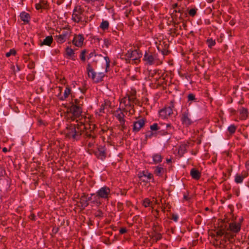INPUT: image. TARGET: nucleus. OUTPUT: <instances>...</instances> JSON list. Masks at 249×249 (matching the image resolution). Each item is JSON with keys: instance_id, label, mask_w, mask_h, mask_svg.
Returning <instances> with one entry per match:
<instances>
[{"instance_id": "4c0bfd02", "label": "nucleus", "mask_w": 249, "mask_h": 249, "mask_svg": "<svg viewBox=\"0 0 249 249\" xmlns=\"http://www.w3.org/2000/svg\"><path fill=\"white\" fill-rule=\"evenodd\" d=\"M206 43L210 48H212L216 43L215 40L212 38H208L206 40Z\"/></svg>"}, {"instance_id": "bb28decb", "label": "nucleus", "mask_w": 249, "mask_h": 249, "mask_svg": "<svg viewBox=\"0 0 249 249\" xmlns=\"http://www.w3.org/2000/svg\"><path fill=\"white\" fill-rule=\"evenodd\" d=\"M20 18L22 21L26 23H28L30 19V15L25 12H22L20 13Z\"/></svg>"}, {"instance_id": "393cba45", "label": "nucleus", "mask_w": 249, "mask_h": 249, "mask_svg": "<svg viewBox=\"0 0 249 249\" xmlns=\"http://www.w3.org/2000/svg\"><path fill=\"white\" fill-rule=\"evenodd\" d=\"M90 195L92 196V204H94L97 206L101 205V202L100 201V197L98 196V195L96 193H92L90 194Z\"/></svg>"}, {"instance_id": "f03ea898", "label": "nucleus", "mask_w": 249, "mask_h": 249, "mask_svg": "<svg viewBox=\"0 0 249 249\" xmlns=\"http://www.w3.org/2000/svg\"><path fill=\"white\" fill-rule=\"evenodd\" d=\"M85 128L84 124L82 122L70 124L66 127L65 137L72 142L78 141L80 140Z\"/></svg>"}, {"instance_id": "79ce46f5", "label": "nucleus", "mask_w": 249, "mask_h": 249, "mask_svg": "<svg viewBox=\"0 0 249 249\" xmlns=\"http://www.w3.org/2000/svg\"><path fill=\"white\" fill-rule=\"evenodd\" d=\"M120 124L119 125V128L120 130L124 131V130L126 129V125L125 124V120H122L121 121L119 122Z\"/></svg>"}, {"instance_id": "9b49d317", "label": "nucleus", "mask_w": 249, "mask_h": 249, "mask_svg": "<svg viewBox=\"0 0 249 249\" xmlns=\"http://www.w3.org/2000/svg\"><path fill=\"white\" fill-rule=\"evenodd\" d=\"M93 153L98 159L104 160L107 157V148L105 145H99Z\"/></svg>"}, {"instance_id": "4be33fe9", "label": "nucleus", "mask_w": 249, "mask_h": 249, "mask_svg": "<svg viewBox=\"0 0 249 249\" xmlns=\"http://www.w3.org/2000/svg\"><path fill=\"white\" fill-rule=\"evenodd\" d=\"M239 112L241 120H245L247 119L249 114L247 108L242 107L239 109Z\"/></svg>"}, {"instance_id": "5701e85b", "label": "nucleus", "mask_w": 249, "mask_h": 249, "mask_svg": "<svg viewBox=\"0 0 249 249\" xmlns=\"http://www.w3.org/2000/svg\"><path fill=\"white\" fill-rule=\"evenodd\" d=\"M190 175L192 178L196 180H198L200 178L201 173L198 169H196L195 168H193L190 171Z\"/></svg>"}, {"instance_id": "5fc2aeb1", "label": "nucleus", "mask_w": 249, "mask_h": 249, "mask_svg": "<svg viewBox=\"0 0 249 249\" xmlns=\"http://www.w3.org/2000/svg\"><path fill=\"white\" fill-rule=\"evenodd\" d=\"M6 175V172L4 168L0 166V177L2 178Z\"/></svg>"}, {"instance_id": "2f4dec72", "label": "nucleus", "mask_w": 249, "mask_h": 249, "mask_svg": "<svg viewBox=\"0 0 249 249\" xmlns=\"http://www.w3.org/2000/svg\"><path fill=\"white\" fill-rule=\"evenodd\" d=\"M109 25V22L107 20L103 19L99 27L103 31H105L108 29Z\"/></svg>"}, {"instance_id": "13d9d810", "label": "nucleus", "mask_w": 249, "mask_h": 249, "mask_svg": "<svg viewBox=\"0 0 249 249\" xmlns=\"http://www.w3.org/2000/svg\"><path fill=\"white\" fill-rule=\"evenodd\" d=\"M35 67V62L33 61H30L28 65V68L30 69H34Z\"/></svg>"}, {"instance_id": "ddd939ff", "label": "nucleus", "mask_w": 249, "mask_h": 249, "mask_svg": "<svg viewBox=\"0 0 249 249\" xmlns=\"http://www.w3.org/2000/svg\"><path fill=\"white\" fill-rule=\"evenodd\" d=\"M96 194L101 198L108 200L111 195V190L108 187L104 186L100 188Z\"/></svg>"}, {"instance_id": "e433bc0d", "label": "nucleus", "mask_w": 249, "mask_h": 249, "mask_svg": "<svg viewBox=\"0 0 249 249\" xmlns=\"http://www.w3.org/2000/svg\"><path fill=\"white\" fill-rule=\"evenodd\" d=\"M153 136H157V133L156 132H154L153 131H148L145 133V138L146 140H147L148 139H151Z\"/></svg>"}, {"instance_id": "6e6552de", "label": "nucleus", "mask_w": 249, "mask_h": 249, "mask_svg": "<svg viewBox=\"0 0 249 249\" xmlns=\"http://www.w3.org/2000/svg\"><path fill=\"white\" fill-rule=\"evenodd\" d=\"M180 121L182 124L186 127H188L193 124L194 121L191 119L189 109H187L181 112L180 114Z\"/></svg>"}, {"instance_id": "603ef678", "label": "nucleus", "mask_w": 249, "mask_h": 249, "mask_svg": "<svg viewBox=\"0 0 249 249\" xmlns=\"http://www.w3.org/2000/svg\"><path fill=\"white\" fill-rule=\"evenodd\" d=\"M86 53V50H84L81 52V53H80V58L81 60L83 62H85L86 60V57H85Z\"/></svg>"}, {"instance_id": "58836bf2", "label": "nucleus", "mask_w": 249, "mask_h": 249, "mask_svg": "<svg viewBox=\"0 0 249 249\" xmlns=\"http://www.w3.org/2000/svg\"><path fill=\"white\" fill-rule=\"evenodd\" d=\"M237 129V126L234 124H231L228 127V131L231 135L234 134Z\"/></svg>"}, {"instance_id": "39448f33", "label": "nucleus", "mask_w": 249, "mask_h": 249, "mask_svg": "<svg viewBox=\"0 0 249 249\" xmlns=\"http://www.w3.org/2000/svg\"><path fill=\"white\" fill-rule=\"evenodd\" d=\"M87 71L88 76L91 78L94 82L98 83L103 80V78L105 76L104 72H99L97 74L94 71L90 63H88L87 66Z\"/></svg>"}, {"instance_id": "680f3d73", "label": "nucleus", "mask_w": 249, "mask_h": 249, "mask_svg": "<svg viewBox=\"0 0 249 249\" xmlns=\"http://www.w3.org/2000/svg\"><path fill=\"white\" fill-rule=\"evenodd\" d=\"M104 45L107 48H108L109 45H110V41L107 38L104 40Z\"/></svg>"}, {"instance_id": "49530a36", "label": "nucleus", "mask_w": 249, "mask_h": 249, "mask_svg": "<svg viewBox=\"0 0 249 249\" xmlns=\"http://www.w3.org/2000/svg\"><path fill=\"white\" fill-rule=\"evenodd\" d=\"M197 11V9L195 8H192L188 11V14L191 17H194L196 16V12Z\"/></svg>"}, {"instance_id": "09e8293b", "label": "nucleus", "mask_w": 249, "mask_h": 249, "mask_svg": "<svg viewBox=\"0 0 249 249\" xmlns=\"http://www.w3.org/2000/svg\"><path fill=\"white\" fill-rule=\"evenodd\" d=\"M104 59L106 61V71H107V69L110 67V59L107 56H104Z\"/></svg>"}, {"instance_id": "774afa93", "label": "nucleus", "mask_w": 249, "mask_h": 249, "mask_svg": "<svg viewBox=\"0 0 249 249\" xmlns=\"http://www.w3.org/2000/svg\"><path fill=\"white\" fill-rule=\"evenodd\" d=\"M155 214H154V216L156 218L159 217V211L158 210H155Z\"/></svg>"}, {"instance_id": "c9c22d12", "label": "nucleus", "mask_w": 249, "mask_h": 249, "mask_svg": "<svg viewBox=\"0 0 249 249\" xmlns=\"http://www.w3.org/2000/svg\"><path fill=\"white\" fill-rule=\"evenodd\" d=\"M158 71H159L157 70L150 71H149V76L151 77V78H153L156 81L158 80V79L159 78V76H157L156 75L157 73L158 72Z\"/></svg>"}, {"instance_id": "a19ab883", "label": "nucleus", "mask_w": 249, "mask_h": 249, "mask_svg": "<svg viewBox=\"0 0 249 249\" xmlns=\"http://www.w3.org/2000/svg\"><path fill=\"white\" fill-rule=\"evenodd\" d=\"M164 127L165 126V129L167 132H169V134H171L172 133L174 130V127L171 125L170 124H163Z\"/></svg>"}, {"instance_id": "de8ad7c7", "label": "nucleus", "mask_w": 249, "mask_h": 249, "mask_svg": "<svg viewBox=\"0 0 249 249\" xmlns=\"http://www.w3.org/2000/svg\"><path fill=\"white\" fill-rule=\"evenodd\" d=\"M83 103L81 102L80 100L76 99L74 100V102L72 104L71 106H76L80 107H82L83 106Z\"/></svg>"}, {"instance_id": "bf43d9fd", "label": "nucleus", "mask_w": 249, "mask_h": 249, "mask_svg": "<svg viewBox=\"0 0 249 249\" xmlns=\"http://www.w3.org/2000/svg\"><path fill=\"white\" fill-rule=\"evenodd\" d=\"M173 12L175 13H180V17H181V15L182 14V10L180 7H178L177 9H174Z\"/></svg>"}, {"instance_id": "4d7b16f0", "label": "nucleus", "mask_w": 249, "mask_h": 249, "mask_svg": "<svg viewBox=\"0 0 249 249\" xmlns=\"http://www.w3.org/2000/svg\"><path fill=\"white\" fill-rule=\"evenodd\" d=\"M95 217H102L103 216V213L101 210H98L97 212L95 213Z\"/></svg>"}, {"instance_id": "0eeeda50", "label": "nucleus", "mask_w": 249, "mask_h": 249, "mask_svg": "<svg viewBox=\"0 0 249 249\" xmlns=\"http://www.w3.org/2000/svg\"><path fill=\"white\" fill-rule=\"evenodd\" d=\"M69 112L71 120L74 121L76 120V122H77V119L81 116L82 108L76 106H71L69 108Z\"/></svg>"}, {"instance_id": "c756f323", "label": "nucleus", "mask_w": 249, "mask_h": 249, "mask_svg": "<svg viewBox=\"0 0 249 249\" xmlns=\"http://www.w3.org/2000/svg\"><path fill=\"white\" fill-rule=\"evenodd\" d=\"M153 161L154 163L157 164L161 162L162 157L160 154H155L152 156Z\"/></svg>"}, {"instance_id": "423d86ee", "label": "nucleus", "mask_w": 249, "mask_h": 249, "mask_svg": "<svg viewBox=\"0 0 249 249\" xmlns=\"http://www.w3.org/2000/svg\"><path fill=\"white\" fill-rule=\"evenodd\" d=\"M175 108V101L171 100L169 104L159 111L160 117L162 119L167 118L173 114V109Z\"/></svg>"}, {"instance_id": "72a5a7b5", "label": "nucleus", "mask_w": 249, "mask_h": 249, "mask_svg": "<svg viewBox=\"0 0 249 249\" xmlns=\"http://www.w3.org/2000/svg\"><path fill=\"white\" fill-rule=\"evenodd\" d=\"M188 102L191 104L192 102H198L197 99L196 98V96L193 93H189L187 96Z\"/></svg>"}, {"instance_id": "412c9836", "label": "nucleus", "mask_w": 249, "mask_h": 249, "mask_svg": "<svg viewBox=\"0 0 249 249\" xmlns=\"http://www.w3.org/2000/svg\"><path fill=\"white\" fill-rule=\"evenodd\" d=\"M249 175L247 171H243L242 172L241 174H236L235 176V182L236 183H241L243 179L247 178Z\"/></svg>"}, {"instance_id": "ea45409f", "label": "nucleus", "mask_w": 249, "mask_h": 249, "mask_svg": "<svg viewBox=\"0 0 249 249\" xmlns=\"http://www.w3.org/2000/svg\"><path fill=\"white\" fill-rule=\"evenodd\" d=\"M151 203L152 202L150 201V199L145 198L143 200L142 205L145 208H147L151 206Z\"/></svg>"}, {"instance_id": "a18cd8bd", "label": "nucleus", "mask_w": 249, "mask_h": 249, "mask_svg": "<svg viewBox=\"0 0 249 249\" xmlns=\"http://www.w3.org/2000/svg\"><path fill=\"white\" fill-rule=\"evenodd\" d=\"M105 105L102 104L100 108L96 111V114L98 115L99 116H101L102 113H105Z\"/></svg>"}, {"instance_id": "f8f14e48", "label": "nucleus", "mask_w": 249, "mask_h": 249, "mask_svg": "<svg viewBox=\"0 0 249 249\" xmlns=\"http://www.w3.org/2000/svg\"><path fill=\"white\" fill-rule=\"evenodd\" d=\"M227 231L231 233V234L234 235V238L241 230V224L239 222H232L227 225Z\"/></svg>"}, {"instance_id": "7ed1b4c3", "label": "nucleus", "mask_w": 249, "mask_h": 249, "mask_svg": "<svg viewBox=\"0 0 249 249\" xmlns=\"http://www.w3.org/2000/svg\"><path fill=\"white\" fill-rule=\"evenodd\" d=\"M219 248L224 249H232L234 246L235 238L234 235L227 231L225 235L220 239Z\"/></svg>"}, {"instance_id": "864d4df0", "label": "nucleus", "mask_w": 249, "mask_h": 249, "mask_svg": "<svg viewBox=\"0 0 249 249\" xmlns=\"http://www.w3.org/2000/svg\"><path fill=\"white\" fill-rule=\"evenodd\" d=\"M98 55V54L96 53V52L95 50H93L92 52H90L88 56V58L89 59L91 58H92V57H96Z\"/></svg>"}, {"instance_id": "c03bdc74", "label": "nucleus", "mask_w": 249, "mask_h": 249, "mask_svg": "<svg viewBox=\"0 0 249 249\" xmlns=\"http://www.w3.org/2000/svg\"><path fill=\"white\" fill-rule=\"evenodd\" d=\"M152 238L156 242H157L161 239L162 235L160 233H155L154 235H153Z\"/></svg>"}, {"instance_id": "f704fd0d", "label": "nucleus", "mask_w": 249, "mask_h": 249, "mask_svg": "<svg viewBox=\"0 0 249 249\" xmlns=\"http://www.w3.org/2000/svg\"><path fill=\"white\" fill-rule=\"evenodd\" d=\"M66 53L68 56L71 58L72 60H74V58L72 57L74 56V53L72 49L67 47L66 49Z\"/></svg>"}, {"instance_id": "f3484780", "label": "nucleus", "mask_w": 249, "mask_h": 249, "mask_svg": "<svg viewBox=\"0 0 249 249\" xmlns=\"http://www.w3.org/2000/svg\"><path fill=\"white\" fill-rule=\"evenodd\" d=\"M227 224L225 223V222L221 221L220 223L218 224V228L219 230H217L216 233L218 236H220L221 238L223 237L222 236H224L225 234L227 232Z\"/></svg>"}, {"instance_id": "f257e3e1", "label": "nucleus", "mask_w": 249, "mask_h": 249, "mask_svg": "<svg viewBox=\"0 0 249 249\" xmlns=\"http://www.w3.org/2000/svg\"><path fill=\"white\" fill-rule=\"evenodd\" d=\"M136 90L132 89L130 90H128L125 96L121 100L120 105L122 106V108L119 107L114 112V115L119 122L125 120L124 112H129L132 114L134 113V105L139 104V101L136 97Z\"/></svg>"}, {"instance_id": "e2e57ef3", "label": "nucleus", "mask_w": 249, "mask_h": 249, "mask_svg": "<svg viewBox=\"0 0 249 249\" xmlns=\"http://www.w3.org/2000/svg\"><path fill=\"white\" fill-rule=\"evenodd\" d=\"M127 232V230L125 228H121L119 230V233L121 234H124Z\"/></svg>"}, {"instance_id": "052dcab7", "label": "nucleus", "mask_w": 249, "mask_h": 249, "mask_svg": "<svg viewBox=\"0 0 249 249\" xmlns=\"http://www.w3.org/2000/svg\"><path fill=\"white\" fill-rule=\"evenodd\" d=\"M171 219L173 220H174V221L177 222L178 221V214H175V213H173L172 214Z\"/></svg>"}, {"instance_id": "c85d7f7f", "label": "nucleus", "mask_w": 249, "mask_h": 249, "mask_svg": "<svg viewBox=\"0 0 249 249\" xmlns=\"http://www.w3.org/2000/svg\"><path fill=\"white\" fill-rule=\"evenodd\" d=\"M53 38L52 36H49L45 37L43 41L41 42V45H47L50 46L52 43Z\"/></svg>"}, {"instance_id": "dca6fc26", "label": "nucleus", "mask_w": 249, "mask_h": 249, "mask_svg": "<svg viewBox=\"0 0 249 249\" xmlns=\"http://www.w3.org/2000/svg\"><path fill=\"white\" fill-rule=\"evenodd\" d=\"M70 36V32L68 31H63L61 34L56 35L54 36V38L57 43L59 44H62L65 42Z\"/></svg>"}, {"instance_id": "338daca9", "label": "nucleus", "mask_w": 249, "mask_h": 249, "mask_svg": "<svg viewBox=\"0 0 249 249\" xmlns=\"http://www.w3.org/2000/svg\"><path fill=\"white\" fill-rule=\"evenodd\" d=\"M86 200H87V202H89V201H90L92 203V196L90 195V196H87Z\"/></svg>"}, {"instance_id": "b1692460", "label": "nucleus", "mask_w": 249, "mask_h": 249, "mask_svg": "<svg viewBox=\"0 0 249 249\" xmlns=\"http://www.w3.org/2000/svg\"><path fill=\"white\" fill-rule=\"evenodd\" d=\"M83 137L85 139V142H88L91 140H94L96 138V136L94 134L93 132L90 131L89 132L85 133Z\"/></svg>"}, {"instance_id": "3c124183", "label": "nucleus", "mask_w": 249, "mask_h": 249, "mask_svg": "<svg viewBox=\"0 0 249 249\" xmlns=\"http://www.w3.org/2000/svg\"><path fill=\"white\" fill-rule=\"evenodd\" d=\"M95 142V139L91 140L90 141H89L88 142H85V144H87L88 147L89 148H91L94 145Z\"/></svg>"}, {"instance_id": "20e7f679", "label": "nucleus", "mask_w": 249, "mask_h": 249, "mask_svg": "<svg viewBox=\"0 0 249 249\" xmlns=\"http://www.w3.org/2000/svg\"><path fill=\"white\" fill-rule=\"evenodd\" d=\"M143 60L146 65L150 66L158 65L160 63L158 53L149 51H145L143 55Z\"/></svg>"}, {"instance_id": "8fccbe9b", "label": "nucleus", "mask_w": 249, "mask_h": 249, "mask_svg": "<svg viewBox=\"0 0 249 249\" xmlns=\"http://www.w3.org/2000/svg\"><path fill=\"white\" fill-rule=\"evenodd\" d=\"M16 54V50L15 49H10L9 52H8L6 53L5 56L7 57H8L12 55H15Z\"/></svg>"}, {"instance_id": "2eb2a0df", "label": "nucleus", "mask_w": 249, "mask_h": 249, "mask_svg": "<svg viewBox=\"0 0 249 249\" xmlns=\"http://www.w3.org/2000/svg\"><path fill=\"white\" fill-rule=\"evenodd\" d=\"M146 123V119L144 118L139 119L133 122L132 131L134 133H137L142 128Z\"/></svg>"}, {"instance_id": "37998d69", "label": "nucleus", "mask_w": 249, "mask_h": 249, "mask_svg": "<svg viewBox=\"0 0 249 249\" xmlns=\"http://www.w3.org/2000/svg\"><path fill=\"white\" fill-rule=\"evenodd\" d=\"M157 135L159 134L160 135H166L167 134H169V132H167L166 130L164 129V126H162V128L159 130V131L156 132Z\"/></svg>"}, {"instance_id": "a211bd4d", "label": "nucleus", "mask_w": 249, "mask_h": 249, "mask_svg": "<svg viewBox=\"0 0 249 249\" xmlns=\"http://www.w3.org/2000/svg\"><path fill=\"white\" fill-rule=\"evenodd\" d=\"M84 40V37L83 35L82 34H79L74 36L72 40V43L75 46L80 47L82 46Z\"/></svg>"}, {"instance_id": "69168bd1", "label": "nucleus", "mask_w": 249, "mask_h": 249, "mask_svg": "<svg viewBox=\"0 0 249 249\" xmlns=\"http://www.w3.org/2000/svg\"><path fill=\"white\" fill-rule=\"evenodd\" d=\"M29 218L33 220V221H35L36 220V215L34 213H31L29 216Z\"/></svg>"}, {"instance_id": "1a4fd4ad", "label": "nucleus", "mask_w": 249, "mask_h": 249, "mask_svg": "<svg viewBox=\"0 0 249 249\" xmlns=\"http://www.w3.org/2000/svg\"><path fill=\"white\" fill-rule=\"evenodd\" d=\"M142 55V53L139 50H129L125 54L126 59L132 60L134 61L135 63L139 61V59Z\"/></svg>"}, {"instance_id": "9d476101", "label": "nucleus", "mask_w": 249, "mask_h": 249, "mask_svg": "<svg viewBox=\"0 0 249 249\" xmlns=\"http://www.w3.org/2000/svg\"><path fill=\"white\" fill-rule=\"evenodd\" d=\"M83 12L84 10L80 6H75L72 12V20L76 23L81 21Z\"/></svg>"}, {"instance_id": "aec40b11", "label": "nucleus", "mask_w": 249, "mask_h": 249, "mask_svg": "<svg viewBox=\"0 0 249 249\" xmlns=\"http://www.w3.org/2000/svg\"><path fill=\"white\" fill-rule=\"evenodd\" d=\"M190 142H187L181 143L178 147V153L180 157H182L183 155L187 152V149L188 148Z\"/></svg>"}, {"instance_id": "4468645a", "label": "nucleus", "mask_w": 249, "mask_h": 249, "mask_svg": "<svg viewBox=\"0 0 249 249\" xmlns=\"http://www.w3.org/2000/svg\"><path fill=\"white\" fill-rule=\"evenodd\" d=\"M138 176L140 179L143 182H148L151 179L154 182L153 175L147 170L140 172L138 174Z\"/></svg>"}, {"instance_id": "0e129e2a", "label": "nucleus", "mask_w": 249, "mask_h": 249, "mask_svg": "<svg viewBox=\"0 0 249 249\" xmlns=\"http://www.w3.org/2000/svg\"><path fill=\"white\" fill-rule=\"evenodd\" d=\"M34 78H35V75L34 74H29L27 76V79L28 80H30V81L33 80L34 79Z\"/></svg>"}, {"instance_id": "7c9ffc66", "label": "nucleus", "mask_w": 249, "mask_h": 249, "mask_svg": "<svg viewBox=\"0 0 249 249\" xmlns=\"http://www.w3.org/2000/svg\"><path fill=\"white\" fill-rule=\"evenodd\" d=\"M164 170L165 169L163 167L157 166L156 167L154 173L157 176L161 177L164 172Z\"/></svg>"}, {"instance_id": "6ab92c4d", "label": "nucleus", "mask_w": 249, "mask_h": 249, "mask_svg": "<svg viewBox=\"0 0 249 249\" xmlns=\"http://www.w3.org/2000/svg\"><path fill=\"white\" fill-rule=\"evenodd\" d=\"M60 92L58 95V97L60 100L64 101L66 100L69 96L71 92V88L69 86H67L65 89L63 95H61V92L62 90V87H59Z\"/></svg>"}, {"instance_id": "cd10ccee", "label": "nucleus", "mask_w": 249, "mask_h": 249, "mask_svg": "<svg viewBox=\"0 0 249 249\" xmlns=\"http://www.w3.org/2000/svg\"><path fill=\"white\" fill-rule=\"evenodd\" d=\"M47 6V2L44 0H40L39 3H36L35 5V7L36 10L46 9Z\"/></svg>"}, {"instance_id": "a878e982", "label": "nucleus", "mask_w": 249, "mask_h": 249, "mask_svg": "<svg viewBox=\"0 0 249 249\" xmlns=\"http://www.w3.org/2000/svg\"><path fill=\"white\" fill-rule=\"evenodd\" d=\"M88 196V195L86 193H83L82 195L80 198V203L81 204L82 207L84 208L87 207L89 205V202H87L86 197Z\"/></svg>"}, {"instance_id": "6e6d98bb", "label": "nucleus", "mask_w": 249, "mask_h": 249, "mask_svg": "<svg viewBox=\"0 0 249 249\" xmlns=\"http://www.w3.org/2000/svg\"><path fill=\"white\" fill-rule=\"evenodd\" d=\"M117 208L118 211H123L124 207H123V203L122 202H118L117 203Z\"/></svg>"}, {"instance_id": "473e14b6", "label": "nucleus", "mask_w": 249, "mask_h": 249, "mask_svg": "<svg viewBox=\"0 0 249 249\" xmlns=\"http://www.w3.org/2000/svg\"><path fill=\"white\" fill-rule=\"evenodd\" d=\"M162 126H164V125L162 124H158L157 123H154L150 126V130L152 131H159V130L162 128Z\"/></svg>"}]
</instances>
